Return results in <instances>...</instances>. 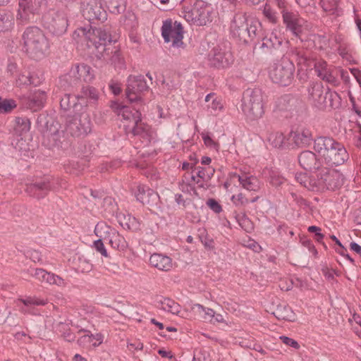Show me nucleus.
I'll list each match as a JSON object with an SVG mask.
<instances>
[{"mask_svg":"<svg viewBox=\"0 0 361 361\" xmlns=\"http://www.w3.org/2000/svg\"><path fill=\"white\" fill-rule=\"evenodd\" d=\"M314 151L329 166H340L349 159L344 145L329 136H319L314 140Z\"/></svg>","mask_w":361,"mask_h":361,"instance_id":"obj_1","label":"nucleus"},{"mask_svg":"<svg viewBox=\"0 0 361 361\" xmlns=\"http://www.w3.org/2000/svg\"><path fill=\"white\" fill-rule=\"evenodd\" d=\"M24 47L32 59L40 60L49 52V45L42 31L37 27H27L24 32Z\"/></svg>","mask_w":361,"mask_h":361,"instance_id":"obj_2","label":"nucleus"},{"mask_svg":"<svg viewBox=\"0 0 361 361\" xmlns=\"http://www.w3.org/2000/svg\"><path fill=\"white\" fill-rule=\"evenodd\" d=\"M241 109L249 121H257L265 113V101L260 89L247 90L242 99Z\"/></svg>","mask_w":361,"mask_h":361,"instance_id":"obj_3","label":"nucleus"},{"mask_svg":"<svg viewBox=\"0 0 361 361\" xmlns=\"http://www.w3.org/2000/svg\"><path fill=\"white\" fill-rule=\"evenodd\" d=\"M75 32L87 42L88 47H94L99 57L105 59V54L110 48H106V43H110L112 39L109 32L102 27H80Z\"/></svg>","mask_w":361,"mask_h":361,"instance_id":"obj_4","label":"nucleus"},{"mask_svg":"<svg viewBox=\"0 0 361 361\" xmlns=\"http://www.w3.org/2000/svg\"><path fill=\"white\" fill-rule=\"evenodd\" d=\"M294 73V63L287 58H282L270 68L269 74L273 82L286 87L292 83Z\"/></svg>","mask_w":361,"mask_h":361,"instance_id":"obj_5","label":"nucleus"},{"mask_svg":"<svg viewBox=\"0 0 361 361\" xmlns=\"http://www.w3.org/2000/svg\"><path fill=\"white\" fill-rule=\"evenodd\" d=\"M92 126L89 114L82 111L68 116L66 131L73 137L85 136L92 131Z\"/></svg>","mask_w":361,"mask_h":361,"instance_id":"obj_6","label":"nucleus"},{"mask_svg":"<svg viewBox=\"0 0 361 361\" xmlns=\"http://www.w3.org/2000/svg\"><path fill=\"white\" fill-rule=\"evenodd\" d=\"M183 16L191 25L204 26L212 21V10L204 2L199 1L184 11Z\"/></svg>","mask_w":361,"mask_h":361,"instance_id":"obj_7","label":"nucleus"},{"mask_svg":"<svg viewBox=\"0 0 361 361\" xmlns=\"http://www.w3.org/2000/svg\"><path fill=\"white\" fill-rule=\"evenodd\" d=\"M282 18L287 30L290 31L301 42L307 40L308 29L306 21L298 18L295 13L288 10L282 11Z\"/></svg>","mask_w":361,"mask_h":361,"instance_id":"obj_8","label":"nucleus"},{"mask_svg":"<svg viewBox=\"0 0 361 361\" xmlns=\"http://www.w3.org/2000/svg\"><path fill=\"white\" fill-rule=\"evenodd\" d=\"M233 61V56L229 47L226 45L218 44L208 54L209 65L219 69L230 67Z\"/></svg>","mask_w":361,"mask_h":361,"instance_id":"obj_9","label":"nucleus"},{"mask_svg":"<svg viewBox=\"0 0 361 361\" xmlns=\"http://www.w3.org/2000/svg\"><path fill=\"white\" fill-rule=\"evenodd\" d=\"M161 36L165 42H172V47L178 48L183 44V27L180 23L166 19L161 26Z\"/></svg>","mask_w":361,"mask_h":361,"instance_id":"obj_10","label":"nucleus"},{"mask_svg":"<svg viewBox=\"0 0 361 361\" xmlns=\"http://www.w3.org/2000/svg\"><path fill=\"white\" fill-rule=\"evenodd\" d=\"M57 184L56 178L50 176H44L31 183H27L26 192L37 199L44 198L50 191L55 189Z\"/></svg>","mask_w":361,"mask_h":361,"instance_id":"obj_11","label":"nucleus"},{"mask_svg":"<svg viewBox=\"0 0 361 361\" xmlns=\"http://www.w3.org/2000/svg\"><path fill=\"white\" fill-rule=\"evenodd\" d=\"M44 27L54 35H61L66 31L68 20L64 13L49 11L43 16Z\"/></svg>","mask_w":361,"mask_h":361,"instance_id":"obj_12","label":"nucleus"},{"mask_svg":"<svg viewBox=\"0 0 361 361\" xmlns=\"http://www.w3.org/2000/svg\"><path fill=\"white\" fill-rule=\"evenodd\" d=\"M318 181L322 187L335 190L343 185L344 176L338 170L325 168L319 173Z\"/></svg>","mask_w":361,"mask_h":361,"instance_id":"obj_13","label":"nucleus"},{"mask_svg":"<svg viewBox=\"0 0 361 361\" xmlns=\"http://www.w3.org/2000/svg\"><path fill=\"white\" fill-rule=\"evenodd\" d=\"M149 88L145 77L142 75H130L126 90V97L130 102H136L142 99L141 93Z\"/></svg>","mask_w":361,"mask_h":361,"instance_id":"obj_14","label":"nucleus"},{"mask_svg":"<svg viewBox=\"0 0 361 361\" xmlns=\"http://www.w3.org/2000/svg\"><path fill=\"white\" fill-rule=\"evenodd\" d=\"M80 5L82 14L88 21L106 19V12L103 8L100 0H81Z\"/></svg>","mask_w":361,"mask_h":361,"instance_id":"obj_15","label":"nucleus"},{"mask_svg":"<svg viewBox=\"0 0 361 361\" xmlns=\"http://www.w3.org/2000/svg\"><path fill=\"white\" fill-rule=\"evenodd\" d=\"M66 77V80L71 85H76L80 82H91L94 78V74L90 66L81 63L72 66Z\"/></svg>","mask_w":361,"mask_h":361,"instance_id":"obj_16","label":"nucleus"},{"mask_svg":"<svg viewBox=\"0 0 361 361\" xmlns=\"http://www.w3.org/2000/svg\"><path fill=\"white\" fill-rule=\"evenodd\" d=\"M314 69L317 75L323 81L335 87L339 85L337 67L328 64L324 60H319L315 62Z\"/></svg>","mask_w":361,"mask_h":361,"instance_id":"obj_17","label":"nucleus"},{"mask_svg":"<svg viewBox=\"0 0 361 361\" xmlns=\"http://www.w3.org/2000/svg\"><path fill=\"white\" fill-rule=\"evenodd\" d=\"M299 103L297 97L292 94H284L275 100L274 111L287 118L295 110Z\"/></svg>","mask_w":361,"mask_h":361,"instance_id":"obj_18","label":"nucleus"},{"mask_svg":"<svg viewBox=\"0 0 361 361\" xmlns=\"http://www.w3.org/2000/svg\"><path fill=\"white\" fill-rule=\"evenodd\" d=\"M307 90L308 98L312 105L320 110L327 108L324 86L321 82H311Z\"/></svg>","mask_w":361,"mask_h":361,"instance_id":"obj_19","label":"nucleus"},{"mask_svg":"<svg viewBox=\"0 0 361 361\" xmlns=\"http://www.w3.org/2000/svg\"><path fill=\"white\" fill-rule=\"evenodd\" d=\"M247 17L245 13H238L233 16L230 25V33L233 38L243 41L246 35Z\"/></svg>","mask_w":361,"mask_h":361,"instance_id":"obj_20","label":"nucleus"},{"mask_svg":"<svg viewBox=\"0 0 361 361\" xmlns=\"http://www.w3.org/2000/svg\"><path fill=\"white\" fill-rule=\"evenodd\" d=\"M27 271L29 274L41 283L56 285L60 287L65 286V281L61 276L54 273L48 272L45 269H35L28 270Z\"/></svg>","mask_w":361,"mask_h":361,"instance_id":"obj_21","label":"nucleus"},{"mask_svg":"<svg viewBox=\"0 0 361 361\" xmlns=\"http://www.w3.org/2000/svg\"><path fill=\"white\" fill-rule=\"evenodd\" d=\"M260 48L264 51L273 54L276 51H279L283 43L282 36L276 31L274 30L267 36L262 37Z\"/></svg>","mask_w":361,"mask_h":361,"instance_id":"obj_22","label":"nucleus"},{"mask_svg":"<svg viewBox=\"0 0 361 361\" xmlns=\"http://www.w3.org/2000/svg\"><path fill=\"white\" fill-rule=\"evenodd\" d=\"M132 133L139 137L144 146H148L154 137V131L151 127L142 122L141 119L133 125Z\"/></svg>","mask_w":361,"mask_h":361,"instance_id":"obj_23","label":"nucleus"},{"mask_svg":"<svg viewBox=\"0 0 361 361\" xmlns=\"http://www.w3.org/2000/svg\"><path fill=\"white\" fill-rule=\"evenodd\" d=\"M132 133L139 137L144 146H148L154 137V131L151 127L142 122L141 119L133 125Z\"/></svg>","mask_w":361,"mask_h":361,"instance_id":"obj_24","label":"nucleus"},{"mask_svg":"<svg viewBox=\"0 0 361 361\" xmlns=\"http://www.w3.org/2000/svg\"><path fill=\"white\" fill-rule=\"evenodd\" d=\"M298 161L302 168L310 172H314L321 167V161L315 153L310 150L302 152L298 156Z\"/></svg>","mask_w":361,"mask_h":361,"instance_id":"obj_25","label":"nucleus"},{"mask_svg":"<svg viewBox=\"0 0 361 361\" xmlns=\"http://www.w3.org/2000/svg\"><path fill=\"white\" fill-rule=\"evenodd\" d=\"M46 99V92L39 89H35L30 93L27 98V108L32 111H37L44 106Z\"/></svg>","mask_w":361,"mask_h":361,"instance_id":"obj_26","label":"nucleus"},{"mask_svg":"<svg viewBox=\"0 0 361 361\" xmlns=\"http://www.w3.org/2000/svg\"><path fill=\"white\" fill-rule=\"evenodd\" d=\"M230 177L231 179H238L240 185L247 190L257 191L260 188L259 180L254 176L247 173H231Z\"/></svg>","mask_w":361,"mask_h":361,"instance_id":"obj_27","label":"nucleus"},{"mask_svg":"<svg viewBox=\"0 0 361 361\" xmlns=\"http://www.w3.org/2000/svg\"><path fill=\"white\" fill-rule=\"evenodd\" d=\"M247 28L245 38L243 42L248 43L261 37L262 25L259 20L255 18H248L247 20Z\"/></svg>","mask_w":361,"mask_h":361,"instance_id":"obj_28","label":"nucleus"},{"mask_svg":"<svg viewBox=\"0 0 361 361\" xmlns=\"http://www.w3.org/2000/svg\"><path fill=\"white\" fill-rule=\"evenodd\" d=\"M291 135L294 143L300 147L309 146L313 140L311 130L305 128L292 131Z\"/></svg>","mask_w":361,"mask_h":361,"instance_id":"obj_29","label":"nucleus"},{"mask_svg":"<svg viewBox=\"0 0 361 361\" xmlns=\"http://www.w3.org/2000/svg\"><path fill=\"white\" fill-rule=\"evenodd\" d=\"M149 264L161 271H167L172 268V260L166 256L159 253H154L149 258Z\"/></svg>","mask_w":361,"mask_h":361,"instance_id":"obj_30","label":"nucleus"},{"mask_svg":"<svg viewBox=\"0 0 361 361\" xmlns=\"http://www.w3.org/2000/svg\"><path fill=\"white\" fill-rule=\"evenodd\" d=\"M157 307L173 314H178L181 310L180 305L169 298L159 297L156 299Z\"/></svg>","mask_w":361,"mask_h":361,"instance_id":"obj_31","label":"nucleus"},{"mask_svg":"<svg viewBox=\"0 0 361 361\" xmlns=\"http://www.w3.org/2000/svg\"><path fill=\"white\" fill-rule=\"evenodd\" d=\"M78 97L68 94H64L60 101V106L64 111H71L73 109V112L78 113V111H83L82 106L78 103Z\"/></svg>","mask_w":361,"mask_h":361,"instance_id":"obj_32","label":"nucleus"},{"mask_svg":"<svg viewBox=\"0 0 361 361\" xmlns=\"http://www.w3.org/2000/svg\"><path fill=\"white\" fill-rule=\"evenodd\" d=\"M118 116L121 120L129 121L133 125L140 121L141 113L137 109H131L128 106H122L118 111Z\"/></svg>","mask_w":361,"mask_h":361,"instance_id":"obj_33","label":"nucleus"},{"mask_svg":"<svg viewBox=\"0 0 361 361\" xmlns=\"http://www.w3.org/2000/svg\"><path fill=\"white\" fill-rule=\"evenodd\" d=\"M157 197L158 194L148 187L145 185L137 186L135 197L137 201L142 204H149L151 200H154Z\"/></svg>","mask_w":361,"mask_h":361,"instance_id":"obj_34","label":"nucleus"},{"mask_svg":"<svg viewBox=\"0 0 361 361\" xmlns=\"http://www.w3.org/2000/svg\"><path fill=\"white\" fill-rule=\"evenodd\" d=\"M23 120L20 118H16L15 126L12 132V145L18 150L20 151L23 149Z\"/></svg>","mask_w":361,"mask_h":361,"instance_id":"obj_35","label":"nucleus"},{"mask_svg":"<svg viewBox=\"0 0 361 361\" xmlns=\"http://www.w3.org/2000/svg\"><path fill=\"white\" fill-rule=\"evenodd\" d=\"M195 170H197V184L200 188L204 187V182L209 180L215 172V169L211 166H199L195 168Z\"/></svg>","mask_w":361,"mask_h":361,"instance_id":"obj_36","label":"nucleus"},{"mask_svg":"<svg viewBox=\"0 0 361 361\" xmlns=\"http://www.w3.org/2000/svg\"><path fill=\"white\" fill-rule=\"evenodd\" d=\"M273 314L278 319L287 321H293L295 317L292 309L284 303L278 305L273 312Z\"/></svg>","mask_w":361,"mask_h":361,"instance_id":"obj_37","label":"nucleus"},{"mask_svg":"<svg viewBox=\"0 0 361 361\" xmlns=\"http://www.w3.org/2000/svg\"><path fill=\"white\" fill-rule=\"evenodd\" d=\"M325 97L327 101V108L336 109L341 106V98L336 91L328 87L325 92Z\"/></svg>","mask_w":361,"mask_h":361,"instance_id":"obj_38","label":"nucleus"},{"mask_svg":"<svg viewBox=\"0 0 361 361\" xmlns=\"http://www.w3.org/2000/svg\"><path fill=\"white\" fill-rule=\"evenodd\" d=\"M115 231L116 229L114 228L107 225L104 221H100L95 226L94 232L99 239L103 241V239L107 235H111V233Z\"/></svg>","mask_w":361,"mask_h":361,"instance_id":"obj_39","label":"nucleus"},{"mask_svg":"<svg viewBox=\"0 0 361 361\" xmlns=\"http://www.w3.org/2000/svg\"><path fill=\"white\" fill-rule=\"evenodd\" d=\"M118 221L120 225L126 230L136 231L139 229V222L131 215H124L123 217H119Z\"/></svg>","mask_w":361,"mask_h":361,"instance_id":"obj_40","label":"nucleus"},{"mask_svg":"<svg viewBox=\"0 0 361 361\" xmlns=\"http://www.w3.org/2000/svg\"><path fill=\"white\" fill-rule=\"evenodd\" d=\"M192 309L195 310L204 320L213 322L215 312L213 309L205 307L198 303L194 304Z\"/></svg>","mask_w":361,"mask_h":361,"instance_id":"obj_41","label":"nucleus"},{"mask_svg":"<svg viewBox=\"0 0 361 361\" xmlns=\"http://www.w3.org/2000/svg\"><path fill=\"white\" fill-rule=\"evenodd\" d=\"M109 11L114 14H120L125 11L126 0H104Z\"/></svg>","mask_w":361,"mask_h":361,"instance_id":"obj_42","label":"nucleus"},{"mask_svg":"<svg viewBox=\"0 0 361 361\" xmlns=\"http://www.w3.org/2000/svg\"><path fill=\"white\" fill-rule=\"evenodd\" d=\"M79 98L86 99L91 102H95L99 99V92L93 87L85 86L82 88Z\"/></svg>","mask_w":361,"mask_h":361,"instance_id":"obj_43","label":"nucleus"},{"mask_svg":"<svg viewBox=\"0 0 361 361\" xmlns=\"http://www.w3.org/2000/svg\"><path fill=\"white\" fill-rule=\"evenodd\" d=\"M111 239L109 245L114 249L123 250L126 247V243L123 237L116 230L111 233Z\"/></svg>","mask_w":361,"mask_h":361,"instance_id":"obj_44","label":"nucleus"},{"mask_svg":"<svg viewBox=\"0 0 361 361\" xmlns=\"http://www.w3.org/2000/svg\"><path fill=\"white\" fill-rule=\"evenodd\" d=\"M269 143L275 148H281L284 144L285 136L280 132H272L268 135Z\"/></svg>","mask_w":361,"mask_h":361,"instance_id":"obj_45","label":"nucleus"},{"mask_svg":"<svg viewBox=\"0 0 361 361\" xmlns=\"http://www.w3.org/2000/svg\"><path fill=\"white\" fill-rule=\"evenodd\" d=\"M26 78L27 81L24 82V83L34 86L39 85L43 80V75L39 70L30 71Z\"/></svg>","mask_w":361,"mask_h":361,"instance_id":"obj_46","label":"nucleus"},{"mask_svg":"<svg viewBox=\"0 0 361 361\" xmlns=\"http://www.w3.org/2000/svg\"><path fill=\"white\" fill-rule=\"evenodd\" d=\"M16 106H17V104L13 99H4L1 97H0V114H9Z\"/></svg>","mask_w":361,"mask_h":361,"instance_id":"obj_47","label":"nucleus"},{"mask_svg":"<svg viewBox=\"0 0 361 361\" xmlns=\"http://www.w3.org/2000/svg\"><path fill=\"white\" fill-rule=\"evenodd\" d=\"M123 25L126 29L133 30L138 26V22L135 14L133 12H127L124 16Z\"/></svg>","mask_w":361,"mask_h":361,"instance_id":"obj_48","label":"nucleus"},{"mask_svg":"<svg viewBox=\"0 0 361 361\" xmlns=\"http://www.w3.org/2000/svg\"><path fill=\"white\" fill-rule=\"evenodd\" d=\"M45 0H24V11L27 10L32 13L38 12Z\"/></svg>","mask_w":361,"mask_h":361,"instance_id":"obj_49","label":"nucleus"},{"mask_svg":"<svg viewBox=\"0 0 361 361\" xmlns=\"http://www.w3.org/2000/svg\"><path fill=\"white\" fill-rule=\"evenodd\" d=\"M269 181L274 187H279L283 183L285 178L282 177L279 172L276 170H269Z\"/></svg>","mask_w":361,"mask_h":361,"instance_id":"obj_50","label":"nucleus"},{"mask_svg":"<svg viewBox=\"0 0 361 361\" xmlns=\"http://www.w3.org/2000/svg\"><path fill=\"white\" fill-rule=\"evenodd\" d=\"M104 59L109 60L112 63L115 65L121 63L122 59L121 56L120 50L118 49L116 47H114L111 52H109V50H107L105 54V59Z\"/></svg>","mask_w":361,"mask_h":361,"instance_id":"obj_51","label":"nucleus"},{"mask_svg":"<svg viewBox=\"0 0 361 361\" xmlns=\"http://www.w3.org/2000/svg\"><path fill=\"white\" fill-rule=\"evenodd\" d=\"M321 6L324 11L335 13L337 8V0H321Z\"/></svg>","mask_w":361,"mask_h":361,"instance_id":"obj_52","label":"nucleus"},{"mask_svg":"<svg viewBox=\"0 0 361 361\" xmlns=\"http://www.w3.org/2000/svg\"><path fill=\"white\" fill-rule=\"evenodd\" d=\"M224 108L223 103L221 99L215 97L212 101V103L208 105V109H210L212 114H218L220 111H222Z\"/></svg>","mask_w":361,"mask_h":361,"instance_id":"obj_53","label":"nucleus"},{"mask_svg":"<svg viewBox=\"0 0 361 361\" xmlns=\"http://www.w3.org/2000/svg\"><path fill=\"white\" fill-rule=\"evenodd\" d=\"M264 16L272 23H276L278 20V16L276 11H274L270 6L266 4L263 9Z\"/></svg>","mask_w":361,"mask_h":361,"instance_id":"obj_54","label":"nucleus"},{"mask_svg":"<svg viewBox=\"0 0 361 361\" xmlns=\"http://www.w3.org/2000/svg\"><path fill=\"white\" fill-rule=\"evenodd\" d=\"M47 304V300L44 299H41L37 297H27L26 299H24V305H45Z\"/></svg>","mask_w":361,"mask_h":361,"instance_id":"obj_55","label":"nucleus"},{"mask_svg":"<svg viewBox=\"0 0 361 361\" xmlns=\"http://www.w3.org/2000/svg\"><path fill=\"white\" fill-rule=\"evenodd\" d=\"M231 200L233 202V204L238 207L245 205L250 202L249 200L246 197H245L242 193H238V195H233L231 197Z\"/></svg>","mask_w":361,"mask_h":361,"instance_id":"obj_56","label":"nucleus"},{"mask_svg":"<svg viewBox=\"0 0 361 361\" xmlns=\"http://www.w3.org/2000/svg\"><path fill=\"white\" fill-rule=\"evenodd\" d=\"M295 178L301 185L305 188H310L309 187V177L305 173H297L295 175Z\"/></svg>","mask_w":361,"mask_h":361,"instance_id":"obj_57","label":"nucleus"},{"mask_svg":"<svg viewBox=\"0 0 361 361\" xmlns=\"http://www.w3.org/2000/svg\"><path fill=\"white\" fill-rule=\"evenodd\" d=\"M93 246L97 252H99L103 257H108L107 251L104 247V243L101 239H97L93 243Z\"/></svg>","mask_w":361,"mask_h":361,"instance_id":"obj_58","label":"nucleus"},{"mask_svg":"<svg viewBox=\"0 0 361 361\" xmlns=\"http://www.w3.org/2000/svg\"><path fill=\"white\" fill-rule=\"evenodd\" d=\"M207 205L216 214H219L222 211V207L214 199H209L207 201Z\"/></svg>","mask_w":361,"mask_h":361,"instance_id":"obj_59","label":"nucleus"},{"mask_svg":"<svg viewBox=\"0 0 361 361\" xmlns=\"http://www.w3.org/2000/svg\"><path fill=\"white\" fill-rule=\"evenodd\" d=\"M89 336L90 337L91 343L94 347L99 346L103 342L104 336L101 333L95 334L89 333Z\"/></svg>","mask_w":361,"mask_h":361,"instance_id":"obj_60","label":"nucleus"},{"mask_svg":"<svg viewBox=\"0 0 361 361\" xmlns=\"http://www.w3.org/2000/svg\"><path fill=\"white\" fill-rule=\"evenodd\" d=\"M279 338L286 345L290 346L295 349H298L300 348V345L298 344V343L291 338L285 336H281L279 337Z\"/></svg>","mask_w":361,"mask_h":361,"instance_id":"obj_61","label":"nucleus"},{"mask_svg":"<svg viewBox=\"0 0 361 361\" xmlns=\"http://www.w3.org/2000/svg\"><path fill=\"white\" fill-rule=\"evenodd\" d=\"M308 231L310 233H314L315 240L318 242H322L324 238V235L321 233L322 229L316 226H311L308 227Z\"/></svg>","mask_w":361,"mask_h":361,"instance_id":"obj_62","label":"nucleus"},{"mask_svg":"<svg viewBox=\"0 0 361 361\" xmlns=\"http://www.w3.org/2000/svg\"><path fill=\"white\" fill-rule=\"evenodd\" d=\"M25 255L26 257H29L34 262H39L41 260V255L37 250H27L26 253H25Z\"/></svg>","mask_w":361,"mask_h":361,"instance_id":"obj_63","label":"nucleus"},{"mask_svg":"<svg viewBox=\"0 0 361 361\" xmlns=\"http://www.w3.org/2000/svg\"><path fill=\"white\" fill-rule=\"evenodd\" d=\"M290 196L293 200L300 207H306L307 206V202L306 200H305L302 196L295 193L291 192Z\"/></svg>","mask_w":361,"mask_h":361,"instance_id":"obj_64","label":"nucleus"}]
</instances>
